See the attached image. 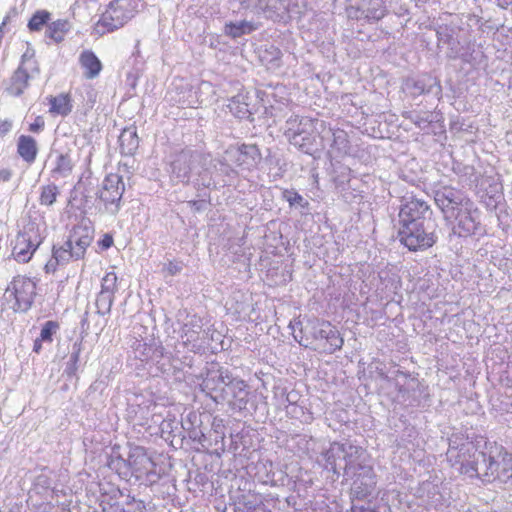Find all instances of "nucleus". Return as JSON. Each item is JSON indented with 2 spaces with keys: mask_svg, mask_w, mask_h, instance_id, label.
<instances>
[{
  "mask_svg": "<svg viewBox=\"0 0 512 512\" xmlns=\"http://www.w3.org/2000/svg\"><path fill=\"white\" fill-rule=\"evenodd\" d=\"M341 456L345 461L344 473L354 478L350 489L352 505L356 504V501L370 502L374 497L377 482L373 467L365 462V451L350 443H333L326 453V462L330 470L337 475L340 474L341 467L336 463V457Z\"/></svg>",
  "mask_w": 512,
  "mask_h": 512,
  "instance_id": "3",
  "label": "nucleus"
},
{
  "mask_svg": "<svg viewBox=\"0 0 512 512\" xmlns=\"http://www.w3.org/2000/svg\"><path fill=\"white\" fill-rule=\"evenodd\" d=\"M50 18V12L47 10H38L32 15L27 26L30 31H40L42 27L48 23Z\"/></svg>",
  "mask_w": 512,
  "mask_h": 512,
  "instance_id": "38",
  "label": "nucleus"
},
{
  "mask_svg": "<svg viewBox=\"0 0 512 512\" xmlns=\"http://www.w3.org/2000/svg\"><path fill=\"white\" fill-rule=\"evenodd\" d=\"M77 369H73V363L68 362V366L66 368V372L68 375H74Z\"/></svg>",
  "mask_w": 512,
  "mask_h": 512,
  "instance_id": "64",
  "label": "nucleus"
},
{
  "mask_svg": "<svg viewBox=\"0 0 512 512\" xmlns=\"http://www.w3.org/2000/svg\"><path fill=\"white\" fill-rule=\"evenodd\" d=\"M315 130L314 120L308 117L291 116L286 121L285 136L290 141L294 136H298L304 130Z\"/></svg>",
  "mask_w": 512,
  "mask_h": 512,
  "instance_id": "23",
  "label": "nucleus"
},
{
  "mask_svg": "<svg viewBox=\"0 0 512 512\" xmlns=\"http://www.w3.org/2000/svg\"><path fill=\"white\" fill-rule=\"evenodd\" d=\"M45 122L42 116H37L33 123L29 125V131L38 133L44 128Z\"/></svg>",
  "mask_w": 512,
  "mask_h": 512,
  "instance_id": "53",
  "label": "nucleus"
},
{
  "mask_svg": "<svg viewBox=\"0 0 512 512\" xmlns=\"http://www.w3.org/2000/svg\"><path fill=\"white\" fill-rule=\"evenodd\" d=\"M74 168V161L69 152L58 153L55 159L54 168L51 171V176L55 180L69 177Z\"/></svg>",
  "mask_w": 512,
  "mask_h": 512,
  "instance_id": "27",
  "label": "nucleus"
},
{
  "mask_svg": "<svg viewBox=\"0 0 512 512\" xmlns=\"http://www.w3.org/2000/svg\"><path fill=\"white\" fill-rule=\"evenodd\" d=\"M60 264L59 258H50L49 261L45 264L44 269L46 273H54Z\"/></svg>",
  "mask_w": 512,
  "mask_h": 512,
  "instance_id": "54",
  "label": "nucleus"
},
{
  "mask_svg": "<svg viewBox=\"0 0 512 512\" xmlns=\"http://www.w3.org/2000/svg\"><path fill=\"white\" fill-rule=\"evenodd\" d=\"M128 465L131 478L134 477L146 486L153 485L160 479V474L156 470V464L143 447L136 446L130 449Z\"/></svg>",
  "mask_w": 512,
  "mask_h": 512,
  "instance_id": "6",
  "label": "nucleus"
},
{
  "mask_svg": "<svg viewBox=\"0 0 512 512\" xmlns=\"http://www.w3.org/2000/svg\"><path fill=\"white\" fill-rule=\"evenodd\" d=\"M94 229L90 224H80L73 228L66 246L70 256H83L93 240Z\"/></svg>",
  "mask_w": 512,
  "mask_h": 512,
  "instance_id": "14",
  "label": "nucleus"
},
{
  "mask_svg": "<svg viewBox=\"0 0 512 512\" xmlns=\"http://www.w3.org/2000/svg\"><path fill=\"white\" fill-rule=\"evenodd\" d=\"M98 245L102 250H106L113 245V237L110 234H105L103 238L98 242Z\"/></svg>",
  "mask_w": 512,
  "mask_h": 512,
  "instance_id": "55",
  "label": "nucleus"
},
{
  "mask_svg": "<svg viewBox=\"0 0 512 512\" xmlns=\"http://www.w3.org/2000/svg\"><path fill=\"white\" fill-rule=\"evenodd\" d=\"M12 289H14V293H16V306H12L11 308L16 312L28 311L36 296V283L30 278L19 275L12 280Z\"/></svg>",
  "mask_w": 512,
  "mask_h": 512,
  "instance_id": "10",
  "label": "nucleus"
},
{
  "mask_svg": "<svg viewBox=\"0 0 512 512\" xmlns=\"http://www.w3.org/2000/svg\"><path fill=\"white\" fill-rule=\"evenodd\" d=\"M216 169H218L221 173L230 176L235 173L232 167L227 164L224 160H216V164L214 165Z\"/></svg>",
  "mask_w": 512,
  "mask_h": 512,
  "instance_id": "51",
  "label": "nucleus"
},
{
  "mask_svg": "<svg viewBox=\"0 0 512 512\" xmlns=\"http://www.w3.org/2000/svg\"><path fill=\"white\" fill-rule=\"evenodd\" d=\"M50 105L51 112L60 114L62 116L68 115L72 110L69 97L63 94L56 97H51Z\"/></svg>",
  "mask_w": 512,
  "mask_h": 512,
  "instance_id": "36",
  "label": "nucleus"
},
{
  "mask_svg": "<svg viewBox=\"0 0 512 512\" xmlns=\"http://www.w3.org/2000/svg\"><path fill=\"white\" fill-rule=\"evenodd\" d=\"M114 300V293L110 292L106 286L104 290H101L96 298L97 313L105 315L110 312Z\"/></svg>",
  "mask_w": 512,
  "mask_h": 512,
  "instance_id": "35",
  "label": "nucleus"
},
{
  "mask_svg": "<svg viewBox=\"0 0 512 512\" xmlns=\"http://www.w3.org/2000/svg\"><path fill=\"white\" fill-rule=\"evenodd\" d=\"M437 38L439 42L451 45L454 42L453 35L447 27H440L437 31Z\"/></svg>",
  "mask_w": 512,
  "mask_h": 512,
  "instance_id": "47",
  "label": "nucleus"
},
{
  "mask_svg": "<svg viewBox=\"0 0 512 512\" xmlns=\"http://www.w3.org/2000/svg\"><path fill=\"white\" fill-rule=\"evenodd\" d=\"M294 339L304 348L319 353L333 354L340 350L344 340L337 327L316 317L290 323Z\"/></svg>",
  "mask_w": 512,
  "mask_h": 512,
  "instance_id": "4",
  "label": "nucleus"
},
{
  "mask_svg": "<svg viewBox=\"0 0 512 512\" xmlns=\"http://www.w3.org/2000/svg\"><path fill=\"white\" fill-rule=\"evenodd\" d=\"M434 200L445 220L452 222L446 246L455 254L468 253L471 236L479 229V211L474 203L455 188L444 186L434 193Z\"/></svg>",
  "mask_w": 512,
  "mask_h": 512,
  "instance_id": "1",
  "label": "nucleus"
},
{
  "mask_svg": "<svg viewBox=\"0 0 512 512\" xmlns=\"http://www.w3.org/2000/svg\"><path fill=\"white\" fill-rule=\"evenodd\" d=\"M2 300L3 305L13 302V306H16V293H14V289H12V281L7 286L3 294Z\"/></svg>",
  "mask_w": 512,
  "mask_h": 512,
  "instance_id": "50",
  "label": "nucleus"
},
{
  "mask_svg": "<svg viewBox=\"0 0 512 512\" xmlns=\"http://www.w3.org/2000/svg\"><path fill=\"white\" fill-rule=\"evenodd\" d=\"M134 16V8L130 0H113L102 13L97 26L104 27V32L114 31L122 27Z\"/></svg>",
  "mask_w": 512,
  "mask_h": 512,
  "instance_id": "8",
  "label": "nucleus"
},
{
  "mask_svg": "<svg viewBox=\"0 0 512 512\" xmlns=\"http://www.w3.org/2000/svg\"><path fill=\"white\" fill-rule=\"evenodd\" d=\"M281 50L274 45H267L259 51L260 61L269 69H276L281 66Z\"/></svg>",
  "mask_w": 512,
  "mask_h": 512,
  "instance_id": "31",
  "label": "nucleus"
},
{
  "mask_svg": "<svg viewBox=\"0 0 512 512\" xmlns=\"http://www.w3.org/2000/svg\"><path fill=\"white\" fill-rule=\"evenodd\" d=\"M498 5L502 8H506L507 6L512 4V0H497Z\"/></svg>",
  "mask_w": 512,
  "mask_h": 512,
  "instance_id": "63",
  "label": "nucleus"
},
{
  "mask_svg": "<svg viewBox=\"0 0 512 512\" xmlns=\"http://www.w3.org/2000/svg\"><path fill=\"white\" fill-rule=\"evenodd\" d=\"M124 192V183L122 177L118 174H109L102 183V189L99 192V198L106 207L113 206V213L119 210V202Z\"/></svg>",
  "mask_w": 512,
  "mask_h": 512,
  "instance_id": "11",
  "label": "nucleus"
},
{
  "mask_svg": "<svg viewBox=\"0 0 512 512\" xmlns=\"http://www.w3.org/2000/svg\"><path fill=\"white\" fill-rule=\"evenodd\" d=\"M35 73L23 67H18L13 73L7 92L13 96H20L28 86V81Z\"/></svg>",
  "mask_w": 512,
  "mask_h": 512,
  "instance_id": "24",
  "label": "nucleus"
},
{
  "mask_svg": "<svg viewBox=\"0 0 512 512\" xmlns=\"http://www.w3.org/2000/svg\"><path fill=\"white\" fill-rule=\"evenodd\" d=\"M246 96L237 95L230 100L228 108L230 112L239 119H250L252 112L249 109V104L245 101Z\"/></svg>",
  "mask_w": 512,
  "mask_h": 512,
  "instance_id": "33",
  "label": "nucleus"
},
{
  "mask_svg": "<svg viewBox=\"0 0 512 512\" xmlns=\"http://www.w3.org/2000/svg\"><path fill=\"white\" fill-rule=\"evenodd\" d=\"M403 117L411 121L418 129L436 134V129H443V115L436 111H406Z\"/></svg>",
  "mask_w": 512,
  "mask_h": 512,
  "instance_id": "13",
  "label": "nucleus"
},
{
  "mask_svg": "<svg viewBox=\"0 0 512 512\" xmlns=\"http://www.w3.org/2000/svg\"><path fill=\"white\" fill-rule=\"evenodd\" d=\"M35 51L33 49L27 48V50L23 53L21 57V62L19 67H23L27 70H30L31 73L38 74L40 72L37 61L34 58Z\"/></svg>",
  "mask_w": 512,
  "mask_h": 512,
  "instance_id": "41",
  "label": "nucleus"
},
{
  "mask_svg": "<svg viewBox=\"0 0 512 512\" xmlns=\"http://www.w3.org/2000/svg\"><path fill=\"white\" fill-rule=\"evenodd\" d=\"M207 332L203 329V322L201 317L192 315L189 320L182 326L181 337L184 343L195 342L200 339H204Z\"/></svg>",
  "mask_w": 512,
  "mask_h": 512,
  "instance_id": "21",
  "label": "nucleus"
},
{
  "mask_svg": "<svg viewBox=\"0 0 512 512\" xmlns=\"http://www.w3.org/2000/svg\"><path fill=\"white\" fill-rule=\"evenodd\" d=\"M11 127L12 123L9 120L0 122V136L7 134L11 130Z\"/></svg>",
  "mask_w": 512,
  "mask_h": 512,
  "instance_id": "56",
  "label": "nucleus"
},
{
  "mask_svg": "<svg viewBox=\"0 0 512 512\" xmlns=\"http://www.w3.org/2000/svg\"><path fill=\"white\" fill-rule=\"evenodd\" d=\"M282 197L289 203L291 207L299 206L303 209H307L309 207V202L293 189H285L282 192Z\"/></svg>",
  "mask_w": 512,
  "mask_h": 512,
  "instance_id": "40",
  "label": "nucleus"
},
{
  "mask_svg": "<svg viewBox=\"0 0 512 512\" xmlns=\"http://www.w3.org/2000/svg\"><path fill=\"white\" fill-rule=\"evenodd\" d=\"M135 357L144 361L154 356H162V348L153 349L151 346H147L145 342L137 341L134 347Z\"/></svg>",
  "mask_w": 512,
  "mask_h": 512,
  "instance_id": "37",
  "label": "nucleus"
},
{
  "mask_svg": "<svg viewBox=\"0 0 512 512\" xmlns=\"http://www.w3.org/2000/svg\"><path fill=\"white\" fill-rule=\"evenodd\" d=\"M59 330V323L56 321H46L41 329L40 340L44 342L52 343L53 335Z\"/></svg>",
  "mask_w": 512,
  "mask_h": 512,
  "instance_id": "43",
  "label": "nucleus"
},
{
  "mask_svg": "<svg viewBox=\"0 0 512 512\" xmlns=\"http://www.w3.org/2000/svg\"><path fill=\"white\" fill-rule=\"evenodd\" d=\"M12 171L8 168L0 169V181L7 182L11 179Z\"/></svg>",
  "mask_w": 512,
  "mask_h": 512,
  "instance_id": "57",
  "label": "nucleus"
},
{
  "mask_svg": "<svg viewBox=\"0 0 512 512\" xmlns=\"http://www.w3.org/2000/svg\"><path fill=\"white\" fill-rule=\"evenodd\" d=\"M198 184H201L206 188H210L211 186L216 187V184L212 181V179H206L205 176H201V181Z\"/></svg>",
  "mask_w": 512,
  "mask_h": 512,
  "instance_id": "59",
  "label": "nucleus"
},
{
  "mask_svg": "<svg viewBox=\"0 0 512 512\" xmlns=\"http://www.w3.org/2000/svg\"><path fill=\"white\" fill-rule=\"evenodd\" d=\"M350 15L355 18H365L368 20L378 21L385 15L381 0H362L360 4L355 7V12Z\"/></svg>",
  "mask_w": 512,
  "mask_h": 512,
  "instance_id": "18",
  "label": "nucleus"
},
{
  "mask_svg": "<svg viewBox=\"0 0 512 512\" xmlns=\"http://www.w3.org/2000/svg\"><path fill=\"white\" fill-rule=\"evenodd\" d=\"M490 473H488V483L498 480L501 483H507L512 478V456L506 451L495 449L491 455Z\"/></svg>",
  "mask_w": 512,
  "mask_h": 512,
  "instance_id": "12",
  "label": "nucleus"
},
{
  "mask_svg": "<svg viewBox=\"0 0 512 512\" xmlns=\"http://www.w3.org/2000/svg\"><path fill=\"white\" fill-rule=\"evenodd\" d=\"M226 153L231 156L237 166L246 170L256 167L262 159L260 150L255 144H242L227 150Z\"/></svg>",
  "mask_w": 512,
  "mask_h": 512,
  "instance_id": "16",
  "label": "nucleus"
},
{
  "mask_svg": "<svg viewBox=\"0 0 512 512\" xmlns=\"http://www.w3.org/2000/svg\"><path fill=\"white\" fill-rule=\"evenodd\" d=\"M173 424H176L177 423L173 420H164L161 424V428H162V431H165V430H168L170 429L171 431L173 430Z\"/></svg>",
  "mask_w": 512,
  "mask_h": 512,
  "instance_id": "60",
  "label": "nucleus"
},
{
  "mask_svg": "<svg viewBox=\"0 0 512 512\" xmlns=\"http://www.w3.org/2000/svg\"><path fill=\"white\" fill-rule=\"evenodd\" d=\"M230 376L231 374L227 369L220 368L217 371H211L203 380V389L208 391L211 397L213 396L212 393H216V395L224 394L223 388L227 387L226 384Z\"/></svg>",
  "mask_w": 512,
  "mask_h": 512,
  "instance_id": "19",
  "label": "nucleus"
},
{
  "mask_svg": "<svg viewBox=\"0 0 512 512\" xmlns=\"http://www.w3.org/2000/svg\"><path fill=\"white\" fill-rule=\"evenodd\" d=\"M502 187L499 184V191H495L492 195H485L482 196V200L487 206L488 209H497L499 207V204L504 199L503 193H502Z\"/></svg>",
  "mask_w": 512,
  "mask_h": 512,
  "instance_id": "45",
  "label": "nucleus"
},
{
  "mask_svg": "<svg viewBox=\"0 0 512 512\" xmlns=\"http://www.w3.org/2000/svg\"><path fill=\"white\" fill-rule=\"evenodd\" d=\"M81 346H82V341H76L74 344H73V351L70 355V359H69V362L73 363V369H77V363L79 361V356H80V352H81Z\"/></svg>",
  "mask_w": 512,
  "mask_h": 512,
  "instance_id": "49",
  "label": "nucleus"
},
{
  "mask_svg": "<svg viewBox=\"0 0 512 512\" xmlns=\"http://www.w3.org/2000/svg\"><path fill=\"white\" fill-rule=\"evenodd\" d=\"M17 153L27 163L35 161L38 154V145L32 136L21 135L17 141Z\"/></svg>",
  "mask_w": 512,
  "mask_h": 512,
  "instance_id": "25",
  "label": "nucleus"
},
{
  "mask_svg": "<svg viewBox=\"0 0 512 512\" xmlns=\"http://www.w3.org/2000/svg\"><path fill=\"white\" fill-rule=\"evenodd\" d=\"M39 245L40 240L39 236L36 233H20L16 238V243L13 248L12 256H24L28 253L30 254V256H33Z\"/></svg>",
  "mask_w": 512,
  "mask_h": 512,
  "instance_id": "20",
  "label": "nucleus"
},
{
  "mask_svg": "<svg viewBox=\"0 0 512 512\" xmlns=\"http://www.w3.org/2000/svg\"><path fill=\"white\" fill-rule=\"evenodd\" d=\"M450 57H458L457 53L451 54ZM459 57L466 63L472 66L481 65L485 62L484 52L475 43H468L465 51L459 55Z\"/></svg>",
  "mask_w": 512,
  "mask_h": 512,
  "instance_id": "32",
  "label": "nucleus"
},
{
  "mask_svg": "<svg viewBox=\"0 0 512 512\" xmlns=\"http://www.w3.org/2000/svg\"><path fill=\"white\" fill-rule=\"evenodd\" d=\"M205 159L203 154L190 149H184L175 154L170 165L172 179L188 183L192 174L198 173V168Z\"/></svg>",
  "mask_w": 512,
  "mask_h": 512,
  "instance_id": "7",
  "label": "nucleus"
},
{
  "mask_svg": "<svg viewBox=\"0 0 512 512\" xmlns=\"http://www.w3.org/2000/svg\"><path fill=\"white\" fill-rule=\"evenodd\" d=\"M492 454V450L489 452L480 451L471 442L462 443L460 445V454L458 455L461 459L462 472L488 483L489 463Z\"/></svg>",
  "mask_w": 512,
  "mask_h": 512,
  "instance_id": "5",
  "label": "nucleus"
},
{
  "mask_svg": "<svg viewBox=\"0 0 512 512\" xmlns=\"http://www.w3.org/2000/svg\"><path fill=\"white\" fill-rule=\"evenodd\" d=\"M251 28L249 27L247 22L241 23H228L225 25V34L232 37L238 38L244 35L246 32H249Z\"/></svg>",
  "mask_w": 512,
  "mask_h": 512,
  "instance_id": "42",
  "label": "nucleus"
},
{
  "mask_svg": "<svg viewBox=\"0 0 512 512\" xmlns=\"http://www.w3.org/2000/svg\"><path fill=\"white\" fill-rule=\"evenodd\" d=\"M29 480L31 482V487L28 491L29 498H32L33 495H38L47 499L55 492L54 474L46 467L33 472L30 475Z\"/></svg>",
  "mask_w": 512,
  "mask_h": 512,
  "instance_id": "15",
  "label": "nucleus"
},
{
  "mask_svg": "<svg viewBox=\"0 0 512 512\" xmlns=\"http://www.w3.org/2000/svg\"><path fill=\"white\" fill-rule=\"evenodd\" d=\"M42 342H44L43 340H40V338H37L35 341H34V345H33V351L36 352V353H39L42 349Z\"/></svg>",
  "mask_w": 512,
  "mask_h": 512,
  "instance_id": "62",
  "label": "nucleus"
},
{
  "mask_svg": "<svg viewBox=\"0 0 512 512\" xmlns=\"http://www.w3.org/2000/svg\"><path fill=\"white\" fill-rule=\"evenodd\" d=\"M59 195V189L56 184L51 183L41 187L40 193V204L45 206H51L56 201L57 196Z\"/></svg>",
  "mask_w": 512,
  "mask_h": 512,
  "instance_id": "39",
  "label": "nucleus"
},
{
  "mask_svg": "<svg viewBox=\"0 0 512 512\" xmlns=\"http://www.w3.org/2000/svg\"><path fill=\"white\" fill-rule=\"evenodd\" d=\"M191 204V206H193L195 208V210L197 211H200L203 206L205 205V201L201 200V201H190L189 202Z\"/></svg>",
  "mask_w": 512,
  "mask_h": 512,
  "instance_id": "61",
  "label": "nucleus"
},
{
  "mask_svg": "<svg viewBox=\"0 0 512 512\" xmlns=\"http://www.w3.org/2000/svg\"><path fill=\"white\" fill-rule=\"evenodd\" d=\"M268 466H269L270 470H268V467H267L266 463H262V464L257 466V468H258V472H257L258 478L264 484H269L271 486H275L276 485V481L273 478L274 477V473H272V462H269Z\"/></svg>",
  "mask_w": 512,
  "mask_h": 512,
  "instance_id": "44",
  "label": "nucleus"
},
{
  "mask_svg": "<svg viewBox=\"0 0 512 512\" xmlns=\"http://www.w3.org/2000/svg\"><path fill=\"white\" fill-rule=\"evenodd\" d=\"M332 133V143H331V154L334 157H343L349 153L350 150V142L348 139V134L343 129H330Z\"/></svg>",
  "mask_w": 512,
  "mask_h": 512,
  "instance_id": "29",
  "label": "nucleus"
},
{
  "mask_svg": "<svg viewBox=\"0 0 512 512\" xmlns=\"http://www.w3.org/2000/svg\"><path fill=\"white\" fill-rule=\"evenodd\" d=\"M286 401L291 405L296 404L298 401V394L294 391L289 392L286 396Z\"/></svg>",
  "mask_w": 512,
  "mask_h": 512,
  "instance_id": "58",
  "label": "nucleus"
},
{
  "mask_svg": "<svg viewBox=\"0 0 512 512\" xmlns=\"http://www.w3.org/2000/svg\"><path fill=\"white\" fill-rule=\"evenodd\" d=\"M117 277L114 273H108L106 276L102 279V285L101 290H104L107 286L110 292L114 293V288L116 284Z\"/></svg>",
  "mask_w": 512,
  "mask_h": 512,
  "instance_id": "48",
  "label": "nucleus"
},
{
  "mask_svg": "<svg viewBox=\"0 0 512 512\" xmlns=\"http://www.w3.org/2000/svg\"><path fill=\"white\" fill-rule=\"evenodd\" d=\"M289 142L300 151L309 155H313L318 150L314 130L306 129L303 133L298 134V136H294Z\"/></svg>",
  "mask_w": 512,
  "mask_h": 512,
  "instance_id": "26",
  "label": "nucleus"
},
{
  "mask_svg": "<svg viewBox=\"0 0 512 512\" xmlns=\"http://www.w3.org/2000/svg\"><path fill=\"white\" fill-rule=\"evenodd\" d=\"M121 154L132 156L139 147V138L134 127L125 128L119 136Z\"/></svg>",
  "mask_w": 512,
  "mask_h": 512,
  "instance_id": "28",
  "label": "nucleus"
},
{
  "mask_svg": "<svg viewBox=\"0 0 512 512\" xmlns=\"http://www.w3.org/2000/svg\"><path fill=\"white\" fill-rule=\"evenodd\" d=\"M432 214L430 206L424 200L413 195L402 197L398 214L400 223L398 236L400 242L410 252L423 251L436 243L437 225Z\"/></svg>",
  "mask_w": 512,
  "mask_h": 512,
  "instance_id": "2",
  "label": "nucleus"
},
{
  "mask_svg": "<svg viewBox=\"0 0 512 512\" xmlns=\"http://www.w3.org/2000/svg\"><path fill=\"white\" fill-rule=\"evenodd\" d=\"M108 467L115 471L122 479L130 480L128 458L124 459L121 455L112 454L107 462Z\"/></svg>",
  "mask_w": 512,
  "mask_h": 512,
  "instance_id": "34",
  "label": "nucleus"
},
{
  "mask_svg": "<svg viewBox=\"0 0 512 512\" xmlns=\"http://www.w3.org/2000/svg\"><path fill=\"white\" fill-rule=\"evenodd\" d=\"M405 85L406 89L414 97L422 94H431L439 98L442 92L439 80L431 75H422L418 78L408 79Z\"/></svg>",
  "mask_w": 512,
  "mask_h": 512,
  "instance_id": "17",
  "label": "nucleus"
},
{
  "mask_svg": "<svg viewBox=\"0 0 512 512\" xmlns=\"http://www.w3.org/2000/svg\"><path fill=\"white\" fill-rule=\"evenodd\" d=\"M226 386V388H223L224 394L212 396L214 401H227L235 409H246L249 401V391L246 383L241 379L230 376Z\"/></svg>",
  "mask_w": 512,
  "mask_h": 512,
  "instance_id": "9",
  "label": "nucleus"
},
{
  "mask_svg": "<svg viewBox=\"0 0 512 512\" xmlns=\"http://www.w3.org/2000/svg\"><path fill=\"white\" fill-rule=\"evenodd\" d=\"M182 267V262L175 259L173 261H169L168 264H164L163 272L166 275L174 276L182 270Z\"/></svg>",
  "mask_w": 512,
  "mask_h": 512,
  "instance_id": "46",
  "label": "nucleus"
},
{
  "mask_svg": "<svg viewBox=\"0 0 512 512\" xmlns=\"http://www.w3.org/2000/svg\"><path fill=\"white\" fill-rule=\"evenodd\" d=\"M71 24L66 19H58L47 25L45 37L50 38L55 43H60L64 40L65 35L70 31Z\"/></svg>",
  "mask_w": 512,
  "mask_h": 512,
  "instance_id": "30",
  "label": "nucleus"
},
{
  "mask_svg": "<svg viewBox=\"0 0 512 512\" xmlns=\"http://www.w3.org/2000/svg\"><path fill=\"white\" fill-rule=\"evenodd\" d=\"M79 63L81 67L84 69L83 75L86 79L96 78L102 70L101 61L91 50H84L80 54Z\"/></svg>",
  "mask_w": 512,
  "mask_h": 512,
  "instance_id": "22",
  "label": "nucleus"
},
{
  "mask_svg": "<svg viewBox=\"0 0 512 512\" xmlns=\"http://www.w3.org/2000/svg\"><path fill=\"white\" fill-rule=\"evenodd\" d=\"M123 512H145L144 502L133 499L131 503H128V509L123 510Z\"/></svg>",
  "mask_w": 512,
  "mask_h": 512,
  "instance_id": "52",
  "label": "nucleus"
}]
</instances>
